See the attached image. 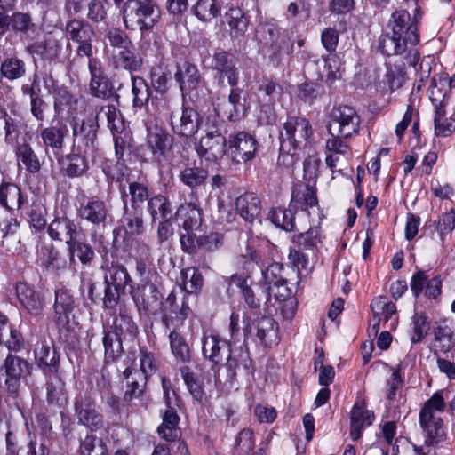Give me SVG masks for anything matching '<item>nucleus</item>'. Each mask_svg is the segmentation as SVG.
I'll use <instances>...</instances> for the list:
<instances>
[{"label": "nucleus", "mask_w": 455, "mask_h": 455, "mask_svg": "<svg viewBox=\"0 0 455 455\" xmlns=\"http://www.w3.org/2000/svg\"><path fill=\"white\" fill-rule=\"evenodd\" d=\"M412 18L409 12L397 10L388 20L391 33L383 35L379 48L387 56L399 55L410 66H416L419 60V52L416 45L419 43L418 15L419 9Z\"/></svg>", "instance_id": "f257e3e1"}, {"label": "nucleus", "mask_w": 455, "mask_h": 455, "mask_svg": "<svg viewBox=\"0 0 455 455\" xmlns=\"http://www.w3.org/2000/svg\"><path fill=\"white\" fill-rule=\"evenodd\" d=\"M120 13L124 28H137L142 36L151 32L161 19V9L155 0H126Z\"/></svg>", "instance_id": "f03ea898"}, {"label": "nucleus", "mask_w": 455, "mask_h": 455, "mask_svg": "<svg viewBox=\"0 0 455 455\" xmlns=\"http://www.w3.org/2000/svg\"><path fill=\"white\" fill-rule=\"evenodd\" d=\"M146 147L151 153V160L158 164L166 160L173 144V137L162 125L146 120Z\"/></svg>", "instance_id": "7ed1b4c3"}, {"label": "nucleus", "mask_w": 455, "mask_h": 455, "mask_svg": "<svg viewBox=\"0 0 455 455\" xmlns=\"http://www.w3.org/2000/svg\"><path fill=\"white\" fill-rule=\"evenodd\" d=\"M312 134L313 129L307 118L290 116L280 132V142L283 143L284 149L291 146L301 149L307 145Z\"/></svg>", "instance_id": "20e7f679"}, {"label": "nucleus", "mask_w": 455, "mask_h": 455, "mask_svg": "<svg viewBox=\"0 0 455 455\" xmlns=\"http://www.w3.org/2000/svg\"><path fill=\"white\" fill-rule=\"evenodd\" d=\"M110 212V207L107 203L96 196L84 200L80 204L77 214L83 220L91 223L94 228L100 229L105 227L107 219ZM91 240L93 243L100 242L102 235L94 229L91 233Z\"/></svg>", "instance_id": "39448f33"}, {"label": "nucleus", "mask_w": 455, "mask_h": 455, "mask_svg": "<svg viewBox=\"0 0 455 455\" xmlns=\"http://www.w3.org/2000/svg\"><path fill=\"white\" fill-rule=\"evenodd\" d=\"M5 380L0 386V392L16 398L20 387V379L29 373L28 363L16 355L9 354L4 363Z\"/></svg>", "instance_id": "423d86ee"}, {"label": "nucleus", "mask_w": 455, "mask_h": 455, "mask_svg": "<svg viewBox=\"0 0 455 455\" xmlns=\"http://www.w3.org/2000/svg\"><path fill=\"white\" fill-rule=\"evenodd\" d=\"M258 150L256 138L244 131L231 134L228 140L227 154L233 163H248L254 159Z\"/></svg>", "instance_id": "0eeeda50"}, {"label": "nucleus", "mask_w": 455, "mask_h": 455, "mask_svg": "<svg viewBox=\"0 0 455 455\" xmlns=\"http://www.w3.org/2000/svg\"><path fill=\"white\" fill-rule=\"evenodd\" d=\"M99 124L97 116H89L72 124L73 145L76 151L89 153L97 143Z\"/></svg>", "instance_id": "6e6552de"}, {"label": "nucleus", "mask_w": 455, "mask_h": 455, "mask_svg": "<svg viewBox=\"0 0 455 455\" xmlns=\"http://www.w3.org/2000/svg\"><path fill=\"white\" fill-rule=\"evenodd\" d=\"M360 117L356 111L348 106L334 108L330 115L329 131H336L342 138H349L358 132Z\"/></svg>", "instance_id": "1a4fd4ad"}, {"label": "nucleus", "mask_w": 455, "mask_h": 455, "mask_svg": "<svg viewBox=\"0 0 455 455\" xmlns=\"http://www.w3.org/2000/svg\"><path fill=\"white\" fill-rule=\"evenodd\" d=\"M65 31L69 40L78 44L76 49L78 56H92V41L95 33L90 23L83 20L73 19L67 22Z\"/></svg>", "instance_id": "9d476101"}, {"label": "nucleus", "mask_w": 455, "mask_h": 455, "mask_svg": "<svg viewBox=\"0 0 455 455\" xmlns=\"http://www.w3.org/2000/svg\"><path fill=\"white\" fill-rule=\"evenodd\" d=\"M75 413L78 423L91 431H97L103 427V415L98 411L94 399L88 394L76 395Z\"/></svg>", "instance_id": "9b49d317"}, {"label": "nucleus", "mask_w": 455, "mask_h": 455, "mask_svg": "<svg viewBox=\"0 0 455 455\" xmlns=\"http://www.w3.org/2000/svg\"><path fill=\"white\" fill-rule=\"evenodd\" d=\"M228 146L226 138L215 125L209 126L205 135L202 136L196 145V150L200 157L209 161H215L221 158Z\"/></svg>", "instance_id": "f8f14e48"}, {"label": "nucleus", "mask_w": 455, "mask_h": 455, "mask_svg": "<svg viewBox=\"0 0 455 455\" xmlns=\"http://www.w3.org/2000/svg\"><path fill=\"white\" fill-rule=\"evenodd\" d=\"M230 344L218 334L204 332L202 352L205 359L212 363V369L217 371L222 366L224 357L230 352Z\"/></svg>", "instance_id": "ddd939ff"}, {"label": "nucleus", "mask_w": 455, "mask_h": 455, "mask_svg": "<svg viewBox=\"0 0 455 455\" xmlns=\"http://www.w3.org/2000/svg\"><path fill=\"white\" fill-rule=\"evenodd\" d=\"M246 332L259 339L265 347H271L279 342L278 323L269 316H263L257 319L245 327Z\"/></svg>", "instance_id": "4468645a"}, {"label": "nucleus", "mask_w": 455, "mask_h": 455, "mask_svg": "<svg viewBox=\"0 0 455 455\" xmlns=\"http://www.w3.org/2000/svg\"><path fill=\"white\" fill-rule=\"evenodd\" d=\"M202 118L198 112L190 108L184 107L179 118L171 119L172 132L180 137H191L197 132Z\"/></svg>", "instance_id": "2eb2a0df"}, {"label": "nucleus", "mask_w": 455, "mask_h": 455, "mask_svg": "<svg viewBox=\"0 0 455 455\" xmlns=\"http://www.w3.org/2000/svg\"><path fill=\"white\" fill-rule=\"evenodd\" d=\"M427 415H424L423 409H420L419 419L420 427L426 435V443L430 445L439 443L445 437L443 421L439 416L440 413L430 410Z\"/></svg>", "instance_id": "dca6fc26"}, {"label": "nucleus", "mask_w": 455, "mask_h": 455, "mask_svg": "<svg viewBox=\"0 0 455 455\" xmlns=\"http://www.w3.org/2000/svg\"><path fill=\"white\" fill-rule=\"evenodd\" d=\"M162 320L168 329H177L188 316L189 308L177 303L176 295L171 292L162 303Z\"/></svg>", "instance_id": "f3484780"}, {"label": "nucleus", "mask_w": 455, "mask_h": 455, "mask_svg": "<svg viewBox=\"0 0 455 455\" xmlns=\"http://www.w3.org/2000/svg\"><path fill=\"white\" fill-rule=\"evenodd\" d=\"M75 308V299L65 288L57 289L54 302V321L59 328H66L70 322V315Z\"/></svg>", "instance_id": "a211bd4d"}, {"label": "nucleus", "mask_w": 455, "mask_h": 455, "mask_svg": "<svg viewBox=\"0 0 455 455\" xmlns=\"http://www.w3.org/2000/svg\"><path fill=\"white\" fill-rule=\"evenodd\" d=\"M210 67L216 72L225 75L231 86L238 84L239 76L235 60L230 52L224 50L216 51L212 57Z\"/></svg>", "instance_id": "6ab92c4d"}, {"label": "nucleus", "mask_w": 455, "mask_h": 455, "mask_svg": "<svg viewBox=\"0 0 455 455\" xmlns=\"http://www.w3.org/2000/svg\"><path fill=\"white\" fill-rule=\"evenodd\" d=\"M47 233L51 239L65 242L66 244L79 235L76 224L67 216L55 217L48 225Z\"/></svg>", "instance_id": "aec40b11"}, {"label": "nucleus", "mask_w": 455, "mask_h": 455, "mask_svg": "<svg viewBox=\"0 0 455 455\" xmlns=\"http://www.w3.org/2000/svg\"><path fill=\"white\" fill-rule=\"evenodd\" d=\"M11 28L13 32L19 34L23 42H33L40 35V30L31 15L26 12H13L11 15Z\"/></svg>", "instance_id": "412c9836"}, {"label": "nucleus", "mask_w": 455, "mask_h": 455, "mask_svg": "<svg viewBox=\"0 0 455 455\" xmlns=\"http://www.w3.org/2000/svg\"><path fill=\"white\" fill-rule=\"evenodd\" d=\"M225 365L231 379H234L238 372L244 376H251L254 371L249 352L242 348L230 349L227 355Z\"/></svg>", "instance_id": "4be33fe9"}, {"label": "nucleus", "mask_w": 455, "mask_h": 455, "mask_svg": "<svg viewBox=\"0 0 455 455\" xmlns=\"http://www.w3.org/2000/svg\"><path fill=\"white\" fill-rule=\"evenodd\" d=\"M68 133V125L61 120H52L51 124L40 130L39 136L42 145L53 150H60L64 145L65 137Z\"/></svg>", "instance_id": "5701e85b"}, {"label": "nucleus", "mask_w": 455, "mask_h": 455, "mask_svg": "<svg viewBox=\"0 0 455 455\" xmlns=\"http://www.w3.org/2000/svg\"><path fill=\"white\" fill-rule=\"evenodd\" d=\"M375 419L374 412L366 409L363 403H355L350 411V436L357 441L363 429L372 425Z\"/></svg>", "instance_id": "b1692460"}, {"label": "nucleus", "mask_w": 455, "mask_h": 455, "mask_svg": "<svg viewBox=\"0 0 455 455\" xmlns=\"http://www.w3.org/2000/svg\"><path fill=\"white\" fill-rule=\"evenodd\" d=\"M176 103L170 97L164 93L152 98L150 104L147 105V120H152L156 123V120H166L171 123V119L173 118V110Z\"/></svg>", "instance_id": "393cba45"}, {"label": "nucleus", "mask_w": 455, "mask_h": 455, "mask_svg": "<svg viewBox=\"0 0 455 455\" xmlns=\"http://www.w3.org/2000/svg\"><path fill=\"white\" fill-rule=\"evenodd\" d=\"M120 193L124 206H128L130 202V209H142L143 204L151 197L148 186L137 181L129 182L127 188L123 186Z\"/></svg>", "instance_id": "a878e982"}, {"label": "nucleus", "mask_w": 455, "mask_h": 455, "mask_svg": "<svg viewBox=\"0 0 455 455\" xmlns=\"http://www.w3.org/2000/svg\"><path fill=\"white\" fill-rule=\"evenodd\" d=\"M16 297L20 304L31 315H37L43 310V300L34 287L20 282L15 286Z\"/></svg>", "instance_id": "bb28decb"}, {"label": "nucleus", "mask_w": 455, "mask_h": 455, "mask_svg": "<svg viewBox=\"0 0 455 455\" xmlns=\"http://www.w3.org/2000/svg\"><path fill=\"white\" fill-rule=\"evenodd\" d=\"M318 199L315 184H299L291 193L290 206L301 211L317 206Z\"/></svg>", "instance_id": "cd10ccee"}, {"label": "nucleus", "mask_w": 455, "mask_h": 455, "mask_svg": "<svg viewBox=\"0 0 455 455\" xmlns=\"http://www.w3.org/2000/svg\"><path fill=\"white\" fill-rule=\"evenodd\" d=\"M235 211L245 221L252 223L260 213V200L253 193H244L236 198Z\"/></svg>", "instance_id": "c85d7f7f"}, {"label": "nucleus", "mask_w": 455, "mask_h": 455, "mask_svg": "<svg viewBox=\"0 0 455 455\" xmlns=\"http://www.w3.org/2000/svg\"><path fill=\"white\" fill-rule=\"evenodd\" d=\"M197 67L188 61L179 65L175 73V79L180 84L182 92L196 89L200 83V75Z\"/></svg>", "instance_id": "c756f323"}, {"label": "nucleus", "mask_w": 455, "mask_h": 455, "mask_svg": "<svg viewBox=\"0 0 455 455\" xmlns=\"http://www.w3.org/2000/svg\"><path fill=\"white\" fill-rule=\"evenodd\" d=\"M112 63L115 68H123L129 72H136L140 69L143 60L132 50V46H125L112 55Z\"/></svg>", "instance_id": "7c9ffc66"}, {"label": "nucleus", "mask_w": 455, "mask_h": 455, "mask_svg": "<svg viewBox=\"0 0 455 455\" xmlns=\"http://www.w3.org/2000/svg\"><path fill=\"white\" fill-rule=\"evenodd\" d=\"M177 220L184 230H194L202 224L201 210L192 203L181 204L176 212Z\"/></svg>", "instance_id": "2f4dec72"}, {"label": "nucleus", "mask_w": 455, "mask_h": 455, "mask_svg": "<svg viewBox=\"0 0 455 455\" xmlns=\"http://www.w3.org/2000/svg\"><path fill=\"white\" fill-rule=\"evenodd\" d=\"M162 298L158 289L154 284H149L138 289L133 294V299L139 310L145 312L155 309Z\"/></svg>", "instance_id": "473e14b6"}, {"label": "nucleus", "mask_w": 455, "mask_h": 455, "mask_svg": "<svg viewBox=\"0 0 455 455\" xmlns=\"http://www.w3.org/2000/svg\"><path fill=\"white\" fill-rule=\"evenodd\" d=\"M291 247L300 249L315 255L317 246L322 243V234L319 227L310 228L307 232L294 235Z\"/></svg>", "instance_id": "72a5a7b5"}, {"label": "nucleus", "mask_w": 455, "mask_h": 455, "mask_svg": "<svg viewBox=\"0 0 455 455\" xmlns=\"http://www.w3.org/2000/svg\"><path fill=\"white\" fill-rule=\"evenodd\" d=\"M434 353L446 355L455 348L454 331L446 323L439 324L434 331Z\"/></svg>", "instance_id": "f704fd0d"}, {"label": "nucleus", "mask_w": 455, "mask_h": 455, "mask_svg": "<svg viewBox=\"0 0 455 455\" xmlns=\"http://www.w3.org/2000/svg\"><path fill=\"white\" fill-rule=\"evenodd\" d=\"M132 257L136 262V271L140 276L148 275L153 267L152 251L144 241L136 242Z\"/></svg>", "instance_id": "c9c22d12"}, {"label": "nucleus", "mask_w": 455, "mask_h": 455, "mask_svg": "<svg viewBox=\"0 0 455 455\" xmlns=\"http://www.w3.org/2000/svg\"><path fill=\"white\" fill-rule=\"evenodd\" d=\"M35 359L37 366L44 373H55L58 369L59 359L55 350L45 343L38 344L35 350Z\"/></svg>", "instance_id": "e433bc0d"}, {"label": "nucleus", "mask_w": 455, "mask_h": 455, "mask_svg": "<svg viewBox=\"0 0 455 455\" xmlns=\"http://www.w3.org/2000/svg\"><path fill=\"white\" fill-rule=\"evenodd\" d=\"M147 211L151 216L152 220H170L172 208L169 199L162 195L152 196L147 204Z\"/></svg>", "instance_id": "4c0bfd02"}, {"label": "nucleus", "mask_w": 455, "mask_h": 455, "mask_svg": "<svg viewBox=\"0 0 455 455\" xmlns=\"http://www.w3.org/2000/svg\"><path fill=\"white\" fill-rule=\"evenodd\" d=\"M257 90L259 101L276 102L283 93L282 84L270 76L262 77Z\"/></svg>", "instance_id": "58836bf2"}, {"label": "nucleus", "mask_w": 455, "mask_h": 455, "mask_svg": "<svg viewBox=\"0 0 455 455\" xmlns=\"http://www.w3.org/2000/svg\"><path fill=\"white\" fill-rule=\"evenodd\" d=\"M47 401L50 404L61 408L68 403L65 384L60 378L53 374L47 380Z\"/></svg>", "instance_id": "ea45409f"}, {"label": "nucleus", "mask_w": 455, "mask_h": 455, "mask_svg": "<svg viewBox=\"0 0 455 455\" xmlns=\"http://www.w3.org/2000/svg\"><path fill=\"white\" fill-rule=\"evenodd\" d=\"M371 307L375 316H379V315H381L385 322L390 321V330L395 329L397 317H393L396 316L397 311L396 306L394 302L387 301L386 297L379 296L372 299Z\"/></svg>", "instance_id": "a19ab883"}, {"label": "nucleus", "mask_w": 455, "mask_h": 455, "mask_svg": "<svg viewBox=\"0 0 455 455\" xmlns=\"http://www.w3.org/2000/svg\"><path fill=\"white\" fill-rule=\"evenodd\" d=\"M0 204L9 211L19 210L23 204L20 188L14 183H2Z\"/></svg>", "instance_id": "79ce46f5"}, {"label": "nucleus", "mask_w": 455, "mask_h": 455, "mask_svg": "<svg viewBox=\"0 0 455 455\" xmlns=\"http://www.w3.org/2000/svg\"><path fill=\"white\" fill-rule=\"evenodd\" d=\"M432 102L435 109L434 118L435 133L436 136L448 137L455 130V121L445 117V105L443 102H438L436 100H432Z\"/></svg>", "instance_id": "37998d69"}, {"label": "nucleus", "mask_w": 455, "mask_h": 455, "mask_svg": "<svg viewBox=\"0 0 455 455\" xmlns=\"http://www.w3.org/2000/svg\"><path fill=\"white\" fill-rule=\"evenodd\" d=\"M315 256V255H312L308 251L291 246L288 259L290 263L298 272V276H300L302 275H307L311 273L314 267L313 259Z\"/></svg>", "instance_id": "c03bdc74"}, {"label": "nucleus", "mask_w": 455, "mask_h": 455, "mask_svg": "<svg viewBox=\"0 0 455 455\" xmlns=\"http://www.w3.org/2000/svg\"><path fill=\"white\" fill-rule=\"evenodd\" d=\"M140 371L136 370H132L131 368H126L123 373L124 377L127 379H130L132 375H136L139 378H145L146 380L148 377L152 376L156 373L157 370V365L155 360V357L152 353L148 352L146 349L141 348L140 350Z\"/></svg>", "instance_id": "a18cd8bd"}, {"label": "nucleus", "mask_w": 455, "mask_h": 455, "mask_svg": "<svg viewBox=\"0 0 455 455\" xmlns=\"http://www.w3.org/2000/svg\"><path fill=\"white\" fill-rule=\"evenodd\" d=\"M86 154L77 151V153L67 156L63 163V169L68 177H79L87 172L89 162L85 156Z\"/></svg>", "instance_id": "49530a36"}, {"label": "nucleus", "mask_w": 455, "mask_h": 455, "mask_svg": "<svg viewBox=\"0 0 455 455\" xmlns=\"http://www.w3.org/2000/svg\"><path fill=\"white\" fill-rule=\"evenodd\" d=\"M123 223L126 233L132 235H141L144 231L143 210L124 206Z\"/></svg>", "instance_id": "de8ad7c7"}, {"label": "nucleus", "mask_w": 455, "mask_h": 455, "mask_svg": "<svg viewBox=\"0 0 455 455\" xmlns=\"http://www.w3.org/2000/svg\"><path fill=\"white\" fill-rule=\"evenodd\" d=\"M431 451L429 445L419 447L403 437L396 438L392 448V455H433ZM381 455H388V451L381 450Z\"/></svg>", "instance_id": "09e8293b"}, {"label": "nucleus", "mask_w": 455, "mask_h": 455, "mask_svg": "<svg viewBox=\"0 0 455 455\" xmlns=\"http://www.w3.org/2000/svg\"><path fill=\"white\" fill-rule=\"evenodd\" d=\"M180 285L188 293H198L204 285V277L196 267H187L180 272Z\"/></svg>", "instance_id": "8fccbe9b"}, {"label": "nucleus", "mask_w": 455, "mask_h": 455, "mask_svg": "<svg viewBox=\"0 0 455 455\" xmlns=\"http://www.w3.org/2000/svg\"><path fill=\"white\" fill-rule=\"evenodd\" d=\"M25 61L17 56H9L4 59L0 66V74L8 80H15L26 74Z\"/></svg>", "instance_id": "3c124183"}, {"label": "nucleus", "mask_w": 455, "mask_h": 455, "mask_svg": "<svg viewBox=\"0 0 455 455\" xmlns=\"http://www.w3.org/2000/svg\"><path fill=\"white\" fill-rule=\"evenodd\" d=\"M67 246L71 261L74 260L75 256L84 265L90 264L92 261L95 255L94 251L91 244L85 241L75 237Z\"/></svg>", "instance_id": "603ef678"}, {"label": "nucleus", "mask_w": 455, "mask_h": 455, "mask_svg": "<svg viewBox=\"0 0 455 455\" xmlns=\"http://www.w3.org/2000/svg\"><path fill=\"white\" fill-rule=\"evenodd\" d=\"M104 281L106 285L124 291L129 282H131V277L124 267L121 265H112L108 268Z\"/></svg>", "instance_id": "864d4df0"}, {"label": "nucleus", "mask_w": 455, "mask_h": 455, "mask_svg": "<svg viewBox=\"0 0 455 455\" xmlns=\"http://www.w3.org/2000/svg\"><path fill=\"white\" fill-rule=\"evenodd\" d=\"M208 172L202 167H186L179 175L180 181L190 188H196L202 185L206 180Z\"/></svg>", "instance_id": "5fc2aeb1"}, {"label": "nucleus", "mask_w": 455, "mask_h": 455, "mask_svg": "<svg viewBox=\"0 0 455 455\" xmlns=\"http://www.w3.org/2000/svg\"><path fill=\"white\" fill-rule=\"evenodd\" d=\"M259 267L263 281L267 287L283 282L282 271L283 267L281 263L270 259H262Z\"/></svg>", "instance_id": "6e6d98bb"}, {"label": "nucleus", "mask_w": 455, "mask_h": 455, "mask_svg": "<svg viewBox=\"0 0 455 455\" xmlns=\"http://www.w3.org/2000/svg\"><path fill=\"white\" fill-rule=\"evenodd\" d=\"M16 156L18 161L21 162L29 172L35 173L40 170L41 164L39 159L28 143H22L17 146Z\"/></svg>", "instance_id": "4d7b16f0"}, {"label": "nucleus", "mask_w": 455, "mask_h": 455, "mask_svg": "<svg viewBox=\"0 0 455 455\" xmlns=\"http://www.w3.org/2000/svg\"><path fill=\"white\" fill-rule=\"evenodd\" d=\"M271 222L282 229L291 232L294 230V212L291 209L275 208L269 212Z\"/></svg>", "instance_id": "13d9d810"}, {"label": "nucleus", "mask_w": 455, "mask_h": 455, "mask_svg": "<svg viewBox=\"0 0 455 455\" xmlns=\"http://www.w3.org/2000/svg\"><path fill=\"white\" fill-rule=\"evenodd\" d=\"M262 259L261 252L248 245L244 251L236 257L235 265L246 273H251L254 268V264L259 267Z\"/></svg>", "instance_id": "bf43d9fd"}, {"label": "nucleus", "mask_w": 455, "mask_h": 455, "mask_svg": "<svg viewBox=\"0 0 455 455\" xmlns=\"http://www.w3.org/2000/svg\"><path fill=\"white\" fill-rule=\"evenodd\" d=\"M79 453L80 455H108V448L101 438L87 435L81 441Z\"/></svg>", "instance_id": "052dcab7"}, {"label": "nucleus", "mask_w": 455, "mask_h": 455, "mask_svg": "<svg viewBox=\"0 0 455 455\" xmlns=\"http://www.w3.org/2000/svg\"><path fill=\"white\" fill-rule=\"evenodd\" d=\"M132 94H133V107L142 108L148 104L150 97V89L146 81L140 76H132Z\"/></svg>", "instance_id": "680f3d73"}, {"label": "nucleus", "mask_w": 455, "mask_h": 455, "mask_svg": "<svg viewBox=\"0 0 455 455\" xmlns=\"http://www.w3.org/2000/svg\"><path fill=\"white\" fill-rule=\"evenodd\" d=\"M194 13L200 20L210 21L220 13V8L215 0H198Z\"/></svg>", "instance_id": "e2e57ef3"}, {"label": "nucleus", "mask_w": 455, "mask_h": 455, "mask_svg": "<svg viewBox=\"0 0 455 455\" xmlns=\"http://www.w3.org/2000/svg\"><path fill=\"white\" fill-rule=\"evenodd\" d=\"M103 345L105 348V356L107 359L115 360L121 355V336L114 331H104Z\"/></svg>", "instance_id": "0e129e2a"}, {"label": "nucleus", "mask_w": 455, "mask_h": 455, "mask_svg": "<svg viewBox=\"0 0 455 455\" xmlns=\"http://www.w3.org/2000/svg\"><path fill=\"white\" fill-rule=\"evenodd\" d=\"M169 340L171 349L174 356L183 363L188 361V345L187 344L185 339L179 332H177L176 329H172V331L170 332Z\"/></svg>", "instance_id": "69168bd1"}, {"label": "nucleus", "mask_w": 455, "mask_h": 455, "mask_svg": "<svg viewBox=\"0 0 455 455\" xmlns=\"http://www.w3.org/2000/svg\"><path fill=\"white\" fill-rule=\"evenodd\" d=\"M131 381H128L126 390L124 395V400L125 402H131L132 400H143L145 394V387L147 380L145 378H139L136 375H132Z\"/></svg>", "instance_id": "338daca9"}, {"label": "nucleus", "mask_w": 455, "mask_h": 455, "mask_svg": "<svg viewBox=\"0 0 455 455\" xmlns=\"http://www.w3.org/2000/svg\"><path fill=\"white\" fill-rule=\"evenodd\" d=\"M450 392L447 389H440L435 392L422 405L424 415H427L432 410L437 413H442L446 409L445 400L449 398Z\"/></svg>", "instance_id": "774afa93"}]
</instances>
